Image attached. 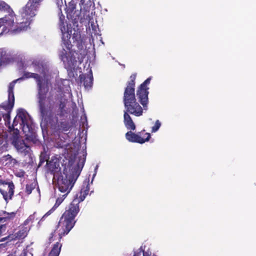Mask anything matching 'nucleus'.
<instances>
[{
	"mask_svg": "<svg viewBox=\"0 0 256 256\" xmlns=\"http://www.w3.org/2000/svg\"><path fill=\"white\" fill-rule=\"evenodd\" d=\"M3 213L4 214V218L8 219L13 218H14L16 214V212H12L8 213L6 212H4Z\"/></svg>",
	"mask_w": 256,
	"mask_h": 256,
	"instance_id": "21",
	"label": "nucleus"
},
{
	"mask_svg": "<svg viewBox=\"0 0 256 256\" xmlns=\"http://www.w3.org/2000/svg\"><path fill=\"white\" fill-rule=\"evenodd\" d=\"M35 71L39 72L40 76L37 74L26 72L24 74L26 78H33L36 80L38 87V98L42 118H46L47 116L51 114L52 106L48 99H46L45 95L48 92V80L51 76V72L46 66H36Z\"/></svg>",
	"mask_w": 256,
	"mask_h": 256,
	"instance_id": "3",
	"label": "nucleus"
},
{
	"mask_svg": "<svg viewBox=\"0 0 256 256\" xmlns=\"http://www.w3.org/2000/svg\"><path fill=\"white\" fill-rule=\"evenodd\" d=\"M6 230V226H0V235L2 234V233L4 232Z\"/></svg>",
	"mask_w": 256,
	"mask_h": 256,
	"instance_id": "27",
	"label": "nucleus"
},
{
	"mask_svg": "<svg viewBox=\"0 0 256 256\" xmlns=\"http://www.w3.org/2000/svg\"><path fill=\"white\" fill-rule=\"evenodd\" d=\"M134 256H140L138 254H135ZM143 256H156L154 254L152 255V253L149 252H143Z\"/></svg>",
	"mask_w": 256,
	"mask_h": 256,
	"instance_id": "25",
	"label": "nucleus"
},
{
	"mask_svg": "<svg viewBox=\"0 0 256 256\" xmlns=\"http://www.w3.org/2000/svg\"><path fill=\"white\" fill-rule=\"evenodd\" d=\"M151 78H148L140 86L137 92L138 98L143 106L144 110H147V104L148 102V86L150 84Z\"/></svg>",
	"mask_w": 256,
	"mask_h": 256,
	"instance_id": "10",
	"label": "nucleus"
},
{
	"mask_svg": "<svg viewBox=\"0 0 256 256\" xmlns=\"http://www.w3.org/2000/svg\"><path fill=\"white\" fill-rule=\"evenodd\" d=\"M70 90V88L69 86H68V87L66 88V91L69 92Z\"/></svg>",
	"mask_w": 256,
	"mask_h": 256,
	"instance_id": "30",
	"label": "nucleus"
},
{
	"mask_svg": "<svg viewBox=\"0 0 256 256\" xmlns=\"http://www.w3.org/2000/svg\"><path fill=\"white\" fill-rule=\"evenodd\" d=\"M67 194H63L62 196L58 198H57L56 200V202L54 208L52 210H49L48 212H46L44 216L42 217V219H43L44 217L50 215L51 214V213L54 210V209L56 208H57L58 206L60 205V204L62 202V201L66 197Z\"/></svg>",
	"mask_w": 256,
	"mask_h": 256,
	"instance_id": "15",
	"label": "nucleus"
},
{
	"mask_svg": "<svg viewBox=\"0 0 256 256\" xmlns=\"http://www.w3.org/2000/svg\"><path fill=\"white\" fill-rule=\"evenodd\" d=\"M161 126V122L159 120H156L154 125L152 128V132H156L160 128Z\"/></svg>",
	"mask_w": 256,
	"mask_h": 256,
	"instance_id": "18",
	"label": "nucleus"
},
{
	"mask_svg": "<svg viewBox=\"0 0 256 256\" xmlns=\"http://www.w3.org/2000/svg\"><path fill=\"white\" fill-rule=\"evenodd\" d=\"M4 138H2L0 137V144H2L3 143Z\"/></svg>",
	"mask_w": 256,
	"mask_h": 256,
	"instance_id": "29",
	"label": "nucleus"
},
{
	"mask_svg": "<svg viewBox=\"0 0 256 256\" xmlns=\"http://www.w3.org/2000/svg\"><path fill=\"white\" fill-rule=\"evenodd\" d=\"M11 139L12 144L19 152H28V146L22 140L20 139L19 130L17 128L13 130Z\"/></svg>",
	"mask_w": 256,
	"mask_h": 256,
	"instance_id": "12",
	"label": "nucleus"
},
{
	"mask_svg": "<svg viewBox=\"0 0 256 256\" xmlns=\"http://www.w3.org/2000/svg\"><path fill=\"white\" fill-rule=\"evenodd\" d=\"M20 256H32L31 250L28 248L24 250Z\"/></svg>",
	"mask_w": 256,
	"mask_h": 256,
	"instance_id": "23",
	"label": "nucleus"
},
{
	"mask_svg": "<svg viewBox=\"0 0 256 256\" xmlns=\"http://www.w3.org/2000/svg\"><path fill=\"white\" fill-rule=\"evenodd\" d=\"M61 247L62 245L57 242L54 245L51 251L49 253V256H58Z\"/></svg>",
	"mask_w": 256,
	"mask_h": 256,
	"instance_id": "16",
	"label": "nucleus"
},
{
	"mask_svg": "<svg viewBox=\"0 0 256 256\" xmlns=\"http://www.w3.org/2000/svg\"><path fill=\"white\" fill-rule=\"evenodd\" d=\"M1 220H2V218H0V221Z\"/></svg>",
	"mask_w": 256,
	"mask_h": 256,
	"instance_id": "33",
	"label": "nucleus"
},
{
	"mask_svg": "<svg viewBox=\"0 0 256 256\" xmlns=\"http://www.w3.org/2000/svg\"><path fill=\"white\" fill-rule=\"evenodd\" d=\"M8 10V12H10L12 11V10H10V6L5 2L0 0V10Z\"/></svg>",
	"mask_w": 256,
	"mask_h": 256,
	"instance_id": "19",
	"label": "nucleus"
},
{
	"mask_svg": "<svg viewBox=\"0 0 256 256\" xmlns=\"http://www.w3.org/2000/svg\"><path fill=\"white\" fill-rule=\"evenodd\" d=\"M63 84L68 86H69L70 82L68 80H64L63 81Z\"/></svg>",
	"mask_w": 256,
	"mask_h": 256,
	"instance_id": "28",
	"label": "nucleus"
},
{
	"mask_svg": "<svg viewBox=\"0 0 256 256\" xmlns=\"http://www.w3.org/2000/svg\"><path fill=\"white\" fill-rule=\"evenodd\" d=\"M4 159L7 162L6 163V165L8 166H14L16 162V160L12 158V157L9 154L6 156L4 157Z\"/></svg>",
	"mask_w": 256,
	"mask_h": 256,
	"instance_id": "17",
	"label": "nucleus"
},
{
	"mask_svg": "<svg viewBox=\"0 0 256 256\" xmlns=\"http://www.w3.org/2000/svg\"><path fill=\"white\" fill-rule=\"evenodd\" d=\"M59 27L62 32V50L60 54V56L66 66L72 68L76 62L75 52L71 50L72 46L70 40L72 36L73 42L78 41L80 38V32L71 28L65 20L64 16L59 14Z\"/></svg>",
	"mask_w": 256,
	"mask_h": 256,
	"instance_id": "2",
	"label": "nucleus"
},
{
	"mask_svg": "<svg viewBox=\"0 0 256 256\" xmlns=\"http://www.w3.org/2000/svg\"><path fill=\"white\" fill-rule=\"evenodd\" d=\"M98 165H96L95 167V168H94V174H93V176H92V181L94 178V177L96 176V173H97V170H98Z\"/></svg>",
	"mask_w": 256,
	"mask_h": 256,
	"instance_id": "26",
	"label": "nucleus"
},
{
	"mask_svg": "<svg viewBox=\"0 0 256 256\" xmlns=\"http://www.w3.org/2000/svg\"><path fill=\"white\" fill-rule=\"evenodd\" d=\"M16 80L11 82L8 86V102H4L0 106V121L2 118L6 122H8L10 118V113L14 106V88Z\"/></svg>",
	"mask_w": 256,
	"mask_h": 256,
	"instance_id": "8",
	"label": "nucleus"
},
{
	"mask_svg": "<svg viewBox=\"0 0 256 256\" xmlns=\"http://www.w3.org/2000/svg\"><path fill=\"white\" fill-rule=\"evenodd\" d=\"M84 160L82 158L78 160L75 156L74 158H70L68 164H64L63 174L57 178V185L62 192L68 194L74 184L78 178L84 165Z\"/></svg>",
	"mask_w": 256,
	"mask_h": 256,
	"instance_id": "4",
	"label": "nucleus"
},
{
	"mask_svg": "<svg viewBox=\"0 0 256 256\" xmlns=\"http://www.w3.org/2000/svg\"><path fill=\"white\" fill-rule=\"evenodd\" d=\"M0 184L3 185L0 188V192L3 196L6 201L12 198L14 193V186L12 182H5L2 180H0Z\"/></svg>",
	"mask_w": 256,
	"mask_h": 256,
	"instance_id": "13",
	"label": "nucleus"
},
{
	"mask_svg": "<svg viewBox=\"0 0 256 256\" xmlns=\"http://www.w3.org/2000/svg\"><path fill=\"white\" fill-rule=\"evenodd\" d=\"M18 122L27 138L33 136L34 130L32 120L27 112L22 108L18 110L17 114L14 120L13 126H17Z\"/></svg>",
	"mask_w": 256,
	"mask_h": 256,
	"instance_id": "7",
	"label": "nucleus"
},
{
	"mask_svg": "<svg viewBox=\"0 0 256 256\" xmlns=\"http://www.w3.org/2000/svg\"><path fill=\"white\" fill-rule=\"evenodd\" d=\"M40 0H29L20 12L22 21L20 22V31L26 30L28 28L32 18L36 15Z\"/></svg>",
	"mask_w": 256,
	"mask_h": 256,
	"instance_id": "6",
	"label": "nucleus"
},
{
	"mask_svg": "<svg viewBox=\"0 0 256 256\" xmlns=\"http://www.w3.org/2000/svg\"><path fill=\"white\" fill-rule=\"evenodd\" d=\"M84 85L86 88L92 87L93 82V76L91 69H90L86 76H85L84 80Z\"/></svg>",
	"mask_w": 256,
	"mask_h": 256,
	"instance_id": "14",
	"label": "nucleus"
},
{
	"mask_svg": "<svg viewBox=\"0 0 256 256\" xmlns=\"http://www.w3.org/2000/svg\"><path fill=\"white\" fill-rule=\"evenodd\" d=\"M56 173L54 174V178L56 180Z\"/></svg>",
	"mask_w": 256,
	"mask_h": 256,
	"instance_id": "31",
	"label": "nucleus"
},
{
	"mask_svg": "<svg viewBox=\"0 0 256 256\" xmlns=\"http://www.w3.org/2000/svg\"><path fill=\"white\" fill-rule=\"evenodd\" d=\"M36 186L35 184H28L26 186V192L28 194H31L32 190Z\"/></svg>",
	"mask_w": 256,
	"mask_h": 256,
	"instance_id": "20",
	"label": "nucleus"
},
{
	"mask_svg": "<svg viewBox=\"0 0 256 256\" xmlns=\"http://www.w3.org/2000/svg\"><path fill=\"white\" fill-rule=\"evenodd\" d=\"M2 61L1 60V61H0V64L1 65L2 64Z\"/></svg>",
	"mask_w": 256,
	"mask_h": 256,
	"instance_id": "32",
	"label": "nucleus"
},
{
	"mask_svg": "<svg viewBox=\"0 0 256 256\" xmlns=\"http://www.w3.org/2000/svg\"><path fill=\"white\" fill-rule=\"evenodd\" d=\"M26 231L24 230H22L16 234V237L18 238H24L26 236Z\"/></svg>",
	"mask_w": 256,
	"mask_h": 256,
	"instance_id": "22",
	"label": "nucleus"
},
{
	"mask_svg": "<svg viewBox=\"0 0 256 256\" xmlns=\"http://www.w3.org/2000/svg\"><path fill=\"white\" fill-rule=\"evenodd\" d=\"M8 16H6L3 18H0V28L2 27V32L0 34L7 32L9 31L19 32H20L19 28L16 29L13 28L15 16L13 11L9 12Z\"/></svg>",
	"mask_w": 256,
	"mask_h": 256,
	"instance_id": "9",
	"label": "nucleus"
},
{
	"mask_svg": "<svg viewBox=\"0 0 256 256\" xmlns=\"http://www.w3.org/2000/svg\"><path fill=\"white\" fill-rule=\"evenodd\" d=\"M89 190V184H88L86 187L82 190L80 196H76L68 209L66 210L60 218L57 228L52 234V236L50 238V240H52L54 236V240L60 239L62 236L67 234L74 227L76 222L75 218L80 211L78 204L84 200Z\"/></svg>",
	"mask_w": 256,
	"mask_h": 256,
	"instance_id": "1",
	"label": "nucleus"
},
{
	"mask_svg": "<svg viewBox=\"0 0 256 256\" xmlns=\"http://www.w3.org/2000/svg\"><path fill=\"white\" fill-rule=\"evenodd\" d=\"M56 4L58 7H62V6H64V4H66V0H56Z\"/></svg>",
	"mask_w": 256,
	"mask_h": 256,
	"instance_id": "24",
	"label": "nucleus"
},
{
	"mask_svg": "<svg viewBox=\"0 0 256 256\" xmlns=\"http://www.w3.org/2000/svg\"><path fill=\"white\" fill-rule=\"evenodd\" d=\"M134 86V82L132 80L127 86L124 98L126 109L124 114V123L128 129L132 130H135L136 126L128 112L136 116H142L143 112L142 108L136 101Z\"/></svg>",
	"mask_w": 256,
	"mask_h": 256,
	"instance_id": "5",
	"label": "nucleus"
},
{
	"mask_svg": "<svg viewBox=\"0 0 256 256\" xmlns=\"http://www.w3.org/2000/svg\"><path fill=\"white\" fill-rule=\"evenodd\" d=\"M150 133L144 134L140 132L135 134L131 131L127 132L126 134V138L128 141L140 144L148 142L150 138Z\"/></svg>",
	"mask_w": 256,
	"mask_h": 256,
	"instance_id": "11",
	"label": "nucleus"
}]
</instances>
